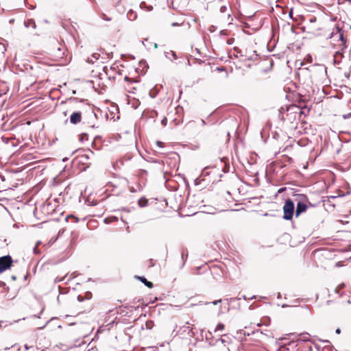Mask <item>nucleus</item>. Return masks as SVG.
Wrapping results in <instances>:
<instances>
[{"label": "nucleus", "mask_w": 351, "mask_h": 351, "mask_svg": "<svg viewBox=\"0 0 351 351\" xmlns=\"http://www.w3.org/2000/svg\"><path fill=\"white\" fill-rule=\"evenodd\" d=\"M290 28H291V31H292L293 32H295V30H294V29H293V28H294V25H293V24H292V25L291 26V27H290Z\"/></svg>", "instance_id": "33"}, {"label": "nucleus", "mask_w": 351, "mask_h": 351, "mask_svg": "<svg viewBox=\"0 0 351 351\" xmlns=\"http://www.w3.org/2000/svg\"><path fill=\"white\" fill-rule=\"evenodd\" d=\"M93 57L95 59V60H98L99 57V53H93Z\"/></svg>", "instance_id": "27"}, {"label": "nucleus", "mask_w": 351, "mask_h": 351, "mask_svg": "<svg viewBox=\"0 0 351 351\" xmlns=\"http://www.w3.org/2000/svg\"><path fill=\"white\" fill-rule=\"evenodd\" d=\"M103 19L104 20H106V21H110L112 19L111 18H109L108 17L106 14H103Z\"/></svg>", "instance_id": "25"}, {"label": "nucleus", "mask_w": 351, "mask_h": 351, "mask_svg": "<svg viewBox=\"0 0 351 351\" xmlns=\"http://www.w3.org/2000/svg\"><path fill=\"white\" fill-rule=\"evenodd\" d=\"M162 124L165 126L167 125V119L165 117L162 120Z\"/></svg>", "instance_id": "23"}, {"label": "nucleus", "mask_w": 351, "mask_h": 351, "mask_svg": "<svg viewBox=\"0 0 351 351\" xmlns=\"http://www.w3.org/2000/svg\"><path fill=\"white\" fill-rule=\"evenodd\" d=\"M221 300H215L214 302H213L212 303L214 304V305H216L218 303H221Z\"/></svg>", "instance_id": "28"}, {"label": "nucleus", "mask_w": 351, "mask_h": 351, "mask_svg": "<svg viewBox=\"0 0 351 351\" xmlns=\"http://www.w3.org/2000/svg\"><path fill=\"white\" fill-rule=\"evenodd\" d=\"M127 16L128 20L130 21H134L136 19L137 14L135 12H134L132 10H130L127 13Z\"/></svg>", "instance_id": "12"}, {"label": "nucleus", "mask_w": 351, "mask_h": 351, "mask_svg": "<svg viewBox=\"0 0 351 351\" xmlns=\"http://www.w3.org/2000/svg\"><path fill=\"white\" fill-rule=\"evenodd\" d=\"M25 26L27 27H29L30 25H32V27L35 28L36 27V23H25Z\"/></svg>", "instance_id": "26"}, {"label": "nucleus", "mask_w": 351, "mask_h": 351, "mask_svg": "<svg viewBox=\"0 0 351 351\" xmlns=\"http://www.w3.org/2000/svg\"><path fill=\"white\" fill-rule=\"evenodd\" d=\"M7 289L5 283L0 281V293L5 292Z\"/></svg>", "instance_id": "17"}, {"label": "nucleus", "mask_w": 351, "mask_h": 351, "mask_svg": "<svg viewBox=\"0 0 351 351\" xmlns=\"http://www.w3.org/2000/svg\"><path fill=\"white\" fill-rule=\"evenodd\" d=\"M88 136L87 134H85V133L82 134L81 136H80V140L82 141H88Z\"/></svg>", "instance_id": "19"}, {"label": "nucleus", "mask_w": 351, "mask_h": 351, "mask_svg": "<svg viewBox=\"0 0 351 351\" xmlns=\"http://www.w3.org/2000/svg\"><path fill=\"white\" fill-rule=\"evenodd\" d=\"M11 278H12V280H16V276H12Z\"/></svg>", "instance_id": "36"}, {"label": "nucleus", "mask_w": 351, "mask_h": 351, "mask_svg": "<svg viewBox=\"0 0 351 351\" xmlns=\"http://www.w3.org/2000/svg\"><path fill=\"white\" fill-rule=\"evenodd\" d=\"M272 14L276 22L286 21L292 18V10L277 6L276 10H272Z\"/></svg>", "instance_id": "3"}, {"label": "nucleus", "mask_w": 351, "mask_h": 351, "mask_svg": "<svg viewBox=\"0 0 351 351\" xmlns=\"http://www.w3.org/2000/svg\"><path fill=\"white\" fill-rule=\"evenodd\" d=\"M256 28H257V29L260 28V27H261V23H256Z\"/></svg>", "instance_id": "31"}, {"label": "nucleus", "mask_w": 351, "mask_h": 351, "mask_svg": "<svg viewBox=\"0 0 351 351\" xmlns=\"http://www.w3.org/2000/svg\"><path fill=\"white\" fill-rule=\"evenodd\" d=\"M28 22L32 23L33 22V20H29Z\"/></svg>", "instance_id": "42"}, {"label": "nucleus", "mask_w": 351, "mask_h": 351, "mask_svg": "<svg viewBox=\"0 0 351 351\" xmlns=\"http://www.w3.org/2000/svg\"><path fill=\"white\" fill-rule=\"evenodd\" d=\"M148 200L145 197H141L138 199V204L139 206L144 207L147 205Z\"/></svg>", "instance_id": "15"}, {"label": "nucleus", "mask_w": 351, "mask_h": 351, "mask_svg": "<svg viewBox=\"0 0 351 351\" xmlns=\"http://www.w3.org/2000/svg\"><path fill=\"white\" fill-rule=\"evenodd\" d=\"M216 70L218 71H223L224 74H225V77L228 76V73H227V71L225 70V69L223 67H217Z\"/></svg>", "instance_id": "21"}, {"label": "nucleus", "mask_w": 351, "mask_h": 351, "mask_svg": "<svg viewBox=\"0 0 351 351\" xmlns=\"http://www.w3.org/2000/svg\"><path fill=\"white\" fill-rule=\"evenodd\" d=\"M137 278L140 280L143 283L145 284V286H147L149 288H152L154 287V285L152 282L147 281V279L142 276H138Z\"/></svg>", "instance_id": "13"}, {"label": "nucleus", "mask_w": 351, "mask_h": 351, "mask_svg": "<svg viewBox=\"0 0 351 351\" xmlns=\"http://www.w3.org/2000/svg\"><path fill=\"white\" fill-rule=\"evenodd\" d=\"M93 152L88 149L86 152V153L77 156L76 160H77L79 162L84 164L86 167H89L91 164L89 160L90 159V157L93 156Z\"/></svg>", "instance_id": "7"}, {"label": "nucleus", "mask_w": 351, "mask_h": 351, "mask_svg": "<svg viewBox=\"0 0 351 351\" xmlns=\"http://www.w3.org/2000/svg\"><path fill=\"white\" fill-rule=\"evenodd\" d=\"M350 28L351 29V25H350Z\"/></svg>", "instance_id": "43"}, {"label": "nucleus", "mask_w": 351, "mask_h": 351, "mask_svg": "<svg viewBox=\"0 0 351 351\" xmlns=\"http://www.w3.org/2000/svg\"><path fill=\"white\" fill-rule=\"evenodd\" d=\"M91 146L95 150H100L103 146L101 137L95 136L92 142Z\"/></svg>", "instance_id": "10"}, {"label": "nucleus", "mask_w": 351, "mask_h": 351, "mask_svg": "<svg viewBox=\"0 0 351 351\" xmlns=\"http://www.w3.org/2000/svg\"><path fill=\"white\" fill-rule=\"evenodd\" d=\"M245 27H243V31L245 32H246L247 34H250L247 30L245 29V28H248L249 27L248 23H245Z\"/></svg>", "instance_id": "24"}, {"label": "nucleus", "mask_w": 351, "mask_h": 351, "mask_svg": "<svg viewBox=\"0 0 351 351\" xmlns=\"http://www.w3.org/2000/svg\"><path fill=\"white\" fill-rule=\"evenodd\" d=\"M256 13V12H254V10L252 11H248L244 9L243 12L241 11V14L243 16L245 19L247 20L252 19L253 16L255 17Z\"/></svg>", "instance_id": "11"}, {"label": "nucleus", "mask_w": 351, "mask_h": 351, "mask_svg": "<svg viewBox=\"0 0 351 351\" xmlns=\"http://www.w3.org/2000/svg\"><path fill=\"white\" fill-rule=\"evenodd\" d=\"M172 25H173V26H177V25H180V23H172Z\"/></svg>", "instance_id": "38"}, {"label": "nucleus", "mask_w": 351, "mask_h": 351, "mask_svg": "<svg viewBox=\"0 0 351 351\" xmlns=\"http://www.w3.org/2000/svg\"><path fill=\"white\" fill-rule=\"evenodd\" d=\"M209 30H210V32H213V31H214V26H213V25H211V26L210 27V28H209Z\"/></svg>", "instance_id": "30"}, {"label": "nucleus", "mask_w": 351, "mask_h": 351, "mask_svg": "<svg viewBox=\"0 0 351 351\" xmlns=\"http://www.w3.org/2000/svg\"><path fill=\"white\" fill-rule=\"evenodd\" d=\"M337 31L336 33H332L331 38H333L337 37L339 39L341 43L339 44V46H345L346 43V38L344 36L343 32L341 30L339 26L337 27Z\"/></svg>", "instance_id": "8"}, {"label": "nucleus", "mask_w": 351, "mask_h": 351, "mask_svg": "<svg viewBox=\"0 0 351 351\" xmlns=\"http://www.w3.org/2000/svg\"><path fill=\"white\" fill-rule=\"evenodd\" d=\"M124 80L128 82V84L125 86V90L129 93H134V90L137 89L136 86H134L133 84H136V81L131 80L128 77H125Z\"/></svg>", "instance_id": "9"}, {"label": "nucleus", "mask_w": 351, "mask_h": 351, "mask_svg": "<svg viewBox=\"0 0 351 351\" xmlns=\"http://www.w3.org/2000/svg\"><path fill=\"white\" fill-rule=\"evenodd\" d=\"M80 104V102H78L75 98L70 99L61 104L64 109L66 110L63 112L65 116L68 112L73 111L70 116V122L74 125L80 123L82 119V111L79 108Z\"/></svg>", "instance_id": "1"}, {"label": "nucleus", "mask_w": 351, "mask_h": 351, "mask_svg": "<svg viewBox=\"0 0 351 351\" xmlns=\"http://www.w3.org/2000/svg\"><path fill=\"white\" fill-rule=\"evenodd\" d=\"M130 192H132V193H135V192L136 191L134 189V187H131V188L130 189Z\"/></svg>", "instance_id": "29"}, {"label": "nucleus", "mask_w": 351, "mask_h": 351, "mask_svg": "<svg viewBox=\"0 0 351 351\" xmlns=\"http://www.w3.org/2000/svg\"><path fill=\"white\" fill-rule=\"evenodd\" d=\"M315 21V18H314V19H310V22H311V23H313V22H314Z\"/></svg>", "instance_id": "35"}, {"label": "nucleus", "mask_w": 351, "mask_h": 351, "mask_svg": "<svg viewBox=\"0 0 351 351\" xmlns=\"http://www.w3.org/2000/svg\"><path fill=\"white\" fill-rule=\"evenodd\" d=\"M225 328V326L223 324H221V323H219L215 329V332H217V331H222Z\"/></svg>", "instance_id": "16"}, {"label": "nucleus", "mask_w": 351, "mask_h": 351, "mask_svg": "<svg viewBox=\"0 0 351 351\" xmlns=\"http://www.w3.org/2000/svg\"><path fill=\"white\" fill-rule=\"evenodd\" d=\"M157 143H158V145L159 146H161V147H162V145H163V143H162V142H158Z\"/></svg>", "instance_id": "34"}, {"label": "nucleus", "mask_w": 351, "mask_h": 351, "mask_svg": "<svg viewBox=\"0 0 351 351\" xmlns=\"http://www.w3.org/2000/svg\"><path fill=\"white\" fill-rule=\"evenodd\" d=\"M230 338L227 335H223L222 337L218 341V342H221L222 344H224V346H226V343H230Z\"/></svg>", "instance_id": "14"}, {"label": "nucleus", "mask_w": 351, "mask_h": 351, "mask_svg": "<svg viewBox=\"0 0 351 351\" xmlns=\"http://www.w3.org/2000/svg\"><path fill=\"white\" fill-rule=\"evenodd\" d=\"M173 121L174 122V125H179L180 123L181 120L180 119H178L176 118V119H174L173 120Z\"/></svg>", "instance_id": "22"}, {"label": "nucleus", "mask_w": 351, "mask_h": 351, "mask_svg": "<svg viewBox=\"0 0 351 351\" xmlns=\"http://www.w3.org/2000/svg\"><path fill=\"white\" fill-rule=\"evenodd\" d=\"M154 49H157L158 48V45L156 43H154Z\"/></svg>", "instance_id": "37"}, {"label": "nucleus", "mask_w": 351, "mask_h": 351, "mask_svg": "<svg viewBox=\"0 0 351 351\" xmlns=\"http://www.w3.org/2000/svg\"><path fill=\"white\" fill-rule=\"evenodd\" d=\"M12 258L10 255L0 257V274L9 269L12 265Z\"/></svg>", "instance_id": "6"}, {"label": "nucleus", "mask_w": 351, "mask_h": 351, "mask_svg": "<svg viewBox=\"0 0 351 351\" xmlns=\"http://www.w3.org/2000/svg\"><path fill=\"white\" fill-rule=\"evenodd\" d=\"M293 196L294 201L297 202L295 216L298 217L301 213L306 210V202H308V199L306 196L303 194H295Z\"/></svg>", "instance_id": "4"}, {"label": "nucleus", "mask_w": 351, "mask_h": 351, "mask_svg": "<svg viewBox=\"0 0 351 351\" xmlns=\"http://www.w3.org/2000/svg\"><path fill=\"white\" fill-rule=\"evenodd\" d=\"M310 109L306 106L291 105L287 108L285 112L282 113V119L285 122L292 124L300 118L302 114H306V112L308 113Z\"/></svg>", "instance_id": "2"}, {"label": "nucleus", "mask_w": 351, "mask_h": 351, "mask_svg": "<svg viewBox=\"0 0 351 351\" xmlns=\"http://www.w3.org/2000/svg\"><path fill=\"white\" fill-rule=\"evenodd\" d=\"M14 19H11V20H10V21H9V22H10V23H12V22H14Z\"/></svg>", "instance_id": "41"}, {"label": "nucleus", "mask_w": 351, "mask_h": 351, "mask_svg": "<svg viewBox=\"0 0 351 351\" xmlns=\"http://www.w3.org/2000/svg\"><path fill=\"white\" fill-rule=\"evenodd\" d=\"M78 300H79L80 301H82V299H81V296H78Z\"/></svg>", "instance_id": "40"}, {"label": "nucleus", "mask_w": 351, "mask_h": 351, "mask_svg": "<svg viewBox=\"0 0 351 351\" xmlns=\"http://www.w3.org/2000/svg\"><path fill=\"white\" fill-rule=\"evenodd\" d=\"M69 219H73V222H75V223L78 222V221H79L78 218L74 217L73 215H69V216H67L66 218V220L68 221Z\"/></svg>", "instance_id": "18"}, {"label": "nucleus", "mask_w": 351, "mask_h": 351, "mask_svg": "<svg viewBox=\"0 0 351 351\" xmlns=\"http://www.w3.org/2000/svg\"><path fill=\"white\" fill-rule=\"evenodd\" d=\"M283 190H284L283 189H280L278 191V192H279V193H280V192L283 191Z\"/></svg>", "instance_id": "39"}, {"label": "nucleus", "mask_w": 351, "mask_h": 351, "mask_svg": "<svg viewBox=\"0 0 351 351\" xmlns=\"http://www.w3.org/2000/svg\"><path fill=\"white\" fill-rule=\"evenodd\" d=\"M336 333H337V334H340V333H341V330H340V328H337V329L336 330Z\"/></svg>", "instance_id": "32"}, {"label": "nucleus", "mask_w": 351, "mask_h": 351, "mask_svg": "<svg viewBox=\"0 0 351 351\" xmlns=\"http://www.w3.org/2000/svg\"><path fill=\"white\" fill-rule=\"evenodd\" d=\"M264 64L266 66H268L269 67V69H271V67L273 66V60H269L268 61L265 62Z\"/></svg>", "instance_id": "20"}, {"label": "nucleus", "mask_w": 351, "mask_h": 351, "mask_svg": "<svg viewBox=\"0 0 351 351\" xmlns=\"http://www.w3.org/2000/svg\"><path fill=\"white\" fill-rule=\"evenodd\" d=\"M283 218L286 220H291L294 214V202L290 199L286 200L283 206Z\"/></svg>", "instance_id": "5"}]
</instances>
